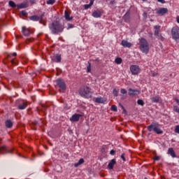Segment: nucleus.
Instances as JSON below:
<instances>
[{
  "label": "nucleus",
  "mask_w": 179,
  "mask_h": 179,
  "mask_svg": "<svg viewBox=\"0 0 179 179\" xmlns=\"http://www.w3.org/2000/svg\"><path fill=\"white\" fill-rule=\"evenodd\" d=\"M49 27L53 33V34H58V33H62L64 31V25L60 24L58 21H54L49 25Z\"/></svg>",
  "instance_id": "obj_1"
},
{
  "label": "nucleus",
  "mask_w": 179,
  "mask_h": 179,
  "mask_svg": "<svg viewBox=\"0 0 179 179\" xmlns=\"http://www.w3.org/2000/svg\"><path fill=\"white\" fill-rule=\"evenodd\" d=\"M79 94L81 97H84L85 99H90L93 92H92V89H90V87L85 86L80 89Z\"/></svg>",
  "instance_id": "obj_2"
},
{
  "label": "nucleus",
  "mask_w": 179,
  "mask_h": 179,
  "mask_svg": "<svg viewBox=\"0 0 179 179\" xmlns=\"http://www.w3.org/2000/svg\"><path fill=\"white\" fill-rule=\"evenodd\" d=\"M140 50L144 54H148L149 52V43L146 39L142 38L140 40Z\"/></svg>",
  "instance_id": "obj_3"
},
{
  "label": "nucleus",
  "mask_w": 179,
  "mask_h": 179,
  "mask_svg": "<svg viewBox=\"0 0 179 179\" xmlns=\"http://www.w3.org/2000/svg\"><path fill=\"white\" fill-rule=\"evenodd\" d=\"M148 130L150 132H152V131H154L155 134H157L158 135H162L163 134V131L159 128V124H152L148 127Z\"/></svg>",
  "instance_id": "obj_4"
},
{
  "label": "nucleus",
  "mask_w": 179,
  "mask_h": 179,
  "mask_svg": "<svg viewBox=\"0 0 179 179\" xmlns=\"http://www.w3.org/2000/svg\"><path fill=\"white\" fill-rule=\"evenodd\" d=\"M172 38L179 43V27L178 26H175L171 29Z\"/></svg>",
  "instance_id": "obj_5"
},
{
  "label": "nucleus",
  "mask_w": 179,
  "mask_h": 179,
  "mask_svg": "<svg viewBox=\"0 0 179 179\" xmlns=\"http://www.w3.org/2000/svg\"><path fill=\"white\" fill-rule=\"evenodd\" d=\"M56 83L58 87H59V91L64 93V92L66 90V85L65 84V82L61 79H58L56 80Z\"/></svg>",
  "instance_id": "obj_6"
},
{
  "label": "nucleus",
  "mask_w": 179,
  "mask_h": 179,
  "mask_svg": "<svg viewBox=\"0 0 179 179\" xmlns=\"http://www.w3.org/2000/svg\"><path fill=\"white\" fill-rule=\"evenodd\" d=\"M130 72L132 75H139L141 68L138 65H131L130 66Z\"/></svg>",
  "instance_id": "obj_7"
},
{
  "label": "nucleus",
  "mask_w": 179,
  "mask_h": 179,
  "mask_svg": "<svg viewBox=\"0 0 179 179\" xmlns=\"http://www.w3.org/2000/svg\"><path fill=\"white\" fill-rule=\"evenodd\" d=\"M27 107V102L24 100L18 101L17 108L19 110H24Z\"/></svg>",
  "instance_id": "obj_8"
},
{
  "label": "nucleus",
  "mask_w": 179,
  "mask_h": 179,
  "mask_svg": "<svg viewBox=\"0 0 179 179\" xmlns=\"http://www.w3.org/2000/svg\"><path fill=\"white\" fill-rule=\"evenodd\" d=\"M129 95H130L131 97H134L135 96H138V94H141V92L138 90H134L132 88L129 89Z\"/></svg>",
  "instance_id": "obj_9"
},
{
  "label": "nucleus",
  "mask_w": 179,
  "mask_h": 179,
  "mask_svg": "<svg viewBox=\"0 0 179 179\" xmlns=\"http://www.w3.org/2000/svg\"><path fill=\"white\" fill-rule=\"evenodd\" d=\"M80 117H83V115L74 114L70 118V121H71L73 122H78V121H79V120H80Z\"/></svg>",
  "instance_id": "obj_10"
},
{
  "label": "nucleus",
  "mask_w": 179,
  "mask_h": 179,
  "mask_svg": "<svg viewBox=\"0 0 179 179\" xmlns=\"http://www.w3.org/2000/svg\"><path fill=\"white\" fill-rule=\"evenodd\" d=\"M167 12H169V9H167V8H160L157 10V14L159 15L160 16H163L166 15Z\"/></svg>",
  "instance_id": "obj_11"
},
{
  "label": "nucleus",
  "mask_w": 179,
  "mask_h": 179,
  "mask_svg": "<svg viewBox=\"0 0 179 179\" xmlns=\"http://www.w3.org/2000/svg\"><path fill=\"white\" fill-rule=\"evenodd\" d=\"M22 33L25 36H29V34H31V33H33V30H31L29 28H26V27H22Z\"/></svg>",
  "instance_id": "obj_12"
},
{
  "label": "nucleus",
  "mask_w": 179,
  "mask_h": 179,
  "mask_svg": "<svg viewBox=\"0 0 179 179\" xmlns=\"http://www.w3.org/2000/svg\"><path fill=\"white\" fill-rule=\"evenodd\" d=\"M93 100L95 103H106V101H107L106 99L101 96L94 98Z\"/></svg>",
  "instance_id": "obj_13"
},
{
  "label": "nucleus",
  "mask_w": 179,
  "mask_h": 179,
  "mask_svg": "<svg viewBox=\"0 0 179 179\" xmlns=\"http://www.w3.org/2000/svg\"><path fill=\"white\" fill-rule=\"evenodd\" d=\"M117 164V161L115 159H112L108 164V169L109 170H113L114 169V166Z\"/></svg>",
  "instance_id": "obj_14"
},
{
  "label": "nucleus",
  "mask_w": 179,
  "mask_h": 179,
  "mask_svg": "<svg viewBox=\"0 0 179 179\" xmlns=\"http://www.w3.org/2000/svg\"><path fill=\"white\" fill-rule=\"evenodd\" d=\"M122 45H123L125 48H131L132 47V43L128 42L127 41L122 40Z\"/></svg>",
  "instance_id": "obj_15"
},
{
  "label": "nucleus",
  "mask_w": 179,
  "mask_h": 179,
  "mask_svg": "<svg viewBox=\"0 0 179 179\" xmlns=\"http://www.w3.org/2000/svg\"><path fill=\"white\" fill-rule=\"evenodd\" d=\"M64 17L66 19V20H67L68 22H71V20H72L73 19V17H71V14L69 13V12H68V10H65L64 12Z\"/></svg>",
  "instance_id": "obj_16"
},
{
  "label": "nucleus",
  "mask_w": 179,
  "mask_h": 179,
  "mask_svg": "<svg viewBox=\"0 0 179 179\" xmlns=\"http://www.w3.org/2000/svg\"><path fill=\"white\" fill-rule=\"evenodd\" d=\"M29 6V4L27 3L24 2L20 4L17 5V9H24Z\"/></svg>",
  "instance_id": "obj_17"
},
{
  "label": "nucleus",
  "mask_w": 179,
  "mask_h": 179,
  "mask_svg": "<svg viewBox=\"0 0 179 179\" xmlns=\"http://www.w3.org/2000/svg\"><path fill=\"white\" fill-rule=\"evenodd\" d=\"M0 153L1 155L9 153V151L8 150V148H6V146H2L0 148Z\"/></svg>",
  "instance_id": "obj_18"
},
{
  "label": "nucleus",
  "mask_w": 179,
  "mask_h": 179,
  "mask_svg": "<svg viewBox=\"0 0 179 179\" xmlns=\"http://www.w3.org/2000/svg\"><path fill=\"white\" fill-rule=\"evenodd\" d=\"M93 17H101V11L95 10L92 13Z\"/></svg>",
  "instance_id": "obj_19"
},
{
  "label": "nucleus",
  "mask_w": 179,
  "mask_h": 179,
  "mask_svg": "<svg viewBox=\"0 0 179 179\" xmlns=\"http://www.w3.org/2000/svg\"><path fill=\"white\" fill-rule=\"evenodd\" d=\"M29 20L34 22H38V20H41V17L37 15H32L29 17Z\"/></svg>",
  "instance_id": "obj_20"
},
{
  "label": "nucleus",
  "mask_w": 179,
  "mask_h": 179,
  "mask_svg": "<svg viewBox=\"0 0 179 179\" xmlns=\"http://www.w3.org/2000/svg\"><path fill=\"white\" fill-rule=\"evenodd\" d=\"M168 155H170L171 157H176V152H174V149H173V148H169Z\"/></svg>",
  "instance_id": "obj_21"
},
{
  "label": "nucleus",
  "mask_w": 179,
  "mask_h": 179,
  "mask_svg": "<svg viewBox=\"0 0 179 179\" xmlns=\"http://www.w3.org/2000/svg\"><path fill=\"white\" fill-rule=\"evenodd\" d=\"M152 103H159L160 101V97L159 96H155L154 97L150 98Z\"/></svg>",
  "instance_id": "obj_22"
},
{
  "label": "nucleus",
  "mask_w": 179,
  "mask_h": 179,
  "mask_svg": "<svg viewBox=\"0 0 179 179\" xmlns=\"http://www.w3.org/2000/svg\"><path fill=\"white\" fill-rule=\"evenodd\" d=\"M6 127L7 128H12V127H13V122H12V121L10 120H8L6 122Z\"/></svg>",
  "instance_id": "obj_23"
},
{
  "label": "nucleus",
  "mask_w": 179,
  "mask_h": 179,
  "mask_svg": "<svg viewBox=\"0 0 179 179\" xmlns=\"http://www.w3.org/2000/svg\"><path fill=\"white\" fill-rule=\"evenodd\" d=\"M155 29V36H159V31H160V26L155 25L154 27Z\"/></svg>",
  "instance_id": "obj_24"
},
{
  "label": "nucleus",
  "mask_w": 179,
  "mask_h": 179,
  "mask_svg": "<svg viewBox=\"0 0 179 179\" xmlns=\"http://www.w3.org/2000/svg\"><path fill=\"white\" fill-rule=\"evenodd\" d=\"M84 163H85V159L81 158V159H80L78 162H77L74 164V167H79V166H80V164H83Z\"/></svg>",
  "instance_id": "obj_25"
},
{
  "label": "nucleus",
  "mask_w": 179,
  "mask_h": 179,
  "mask_svg": "<svg viewBox=\"0 0 179 179\" xmlns=\"http://www.w3.org/2000/svg\"><path fill=\"white\" fill-rule=\"evenodd\" d=\"M55 59V62H61V55H56Z\"/></svg>",
  "instance_id": "obj_26"
},
{
  "label": "nucleus",
  "mask_w": 179,
  "mask_h": 179,
  "mask_svg": "<svg viewBox=\"0 0 179 179\" xmlns=\"http://www.w3.org/2000/svg\"><path fill=\"white\" fill-rule=\"evenodd\" d=\"M137 104H138V106H145V102H144L143 100H142V99H138V100L137 101Z\"/></svg>",
  "instance_id": "obj_27"
},
{
  "label": "nucleus",
  "mask_w": 179,
  "mask_h": 179,
  "mask_svg": "<svg viewBox=\"0 0 179 179\" xmlns=\"http://www.w3.org/2000/svg\"><path fill=\"white\" fill-rule=\"evenodd\" d=\"M115 62L116 64H117L118 65H120V64H121L122 62V59L117 57L115 59Z\"/></svg>",
  "instance_id": "obj_28"
},
{
  "label": "nucleus",
  "mask_w": 179,
  "mask_h": 179,
  "mask_svg": "<svg viewBox=\"0 0 179 179\" xmlns=\"http://www.w3.org/2000/svg\"><path fill=\"white\" fill-rule=\"evenodd\" d=\"M173 111L179 114V108L177 105H173Z\"/></svg>",
  "instance_id": "obj_29"
},
{
  "label": "nucleus",
  "mask_w": 179,
  "mask_h": 179,
  "mask_svg": "<svg viewBox=\"0 0 179 179\" xmlns=\"http://www.w3.org/2000/svg\"><path fill=\"white\" fill-rule=\"evenodd\" d=\"M9 6H11V8H16V3L13 1H9Z\"/></svg>",
  "instance_id": "obj_30"
},
{
  "label": "nucleus",
  "mask_w": 179,
  "mask_h": 179,
  "mask_svg": "<svg viewBox=\"0 0 179 179\" xmlns=\"http://www.w3.org/2000/svg\"><path fill=\"white\" fill-rule=\"evenodd\" d=\"M55 3V0H48L47 4L48 5H54Z\"/></svg>",
  "instance_id": "obj_31"
},
{
  "label": "nucleus",
  "mask_w": 179,
  "mask_h": 179,
  "mask_svg": "<svg viewBox=\"0 0 179 179\" xmlns=\"http://www.w3.org/2000/svg\"><path fill=\"white\" fill-rule=\"evenodd\" d=\"M117 110H118V108H117V106L113 105V106H111V110H112V111H117Z\"/></svg>",
  "instance_id": "obj_32"
},
{
  "label": "nucleus",
  "mask_w": 179,
  "mask_h": 179,
  "mask_svg": "<svg viewBox=\"0 0 179 179\" xmlns=\"http://www.w3.org/2000/svg\"><path fill=\"white\" fill-rule=\"evenodd\" d=\"M89 65L87 67V72H90L92 71V66L90 62H88Z\"/></svg>",
  "instance_id": "obj_33"
},
{
  "label": "nucleus",
  "mask_w": 179,
  "mask_h": 179,
  "mask_svg": "<svg viewBox=\"0 0 179 179\" xmlns=\"http://www.w3.org/2000/svg\"><path fill=\"white\" fill-rule=\"evenodd\" d=\"M113 96H115V97H117V96H118V91L116 89L113 90Z\"/></svg>",
  "instance_id": "obj_34"
},
{
  "label": "nucleus",
  "mask_w": 179,
  "mask_h": 179,
  "mask_svg": "<svg viewBox=\"0 0 179 179\" xmlns=\"http://www.w3.org/2000/svg\"><path fill=\"white\" fill-rule=\"evenodd\" d=\"M20 14L22 15V16H25V17L27 16V13L25 11V10H22L20 12Z\"/></svg>",
  "instance_id": "obj_35"
},
{
  "label": "nucleus",
  "mask_w": 179,
  "mask_h": 179,
  "mask_svg": "<svg viewBox=\"0 0 179 179\" xmlns=\"http://www.w3.org/2000/svg\"><path fill=\"white\" fill-rule=\"evenodd\" d=\"M120 93L122 94H127V91H126L125 89L122 88V89L120 90Z\"/></svg>",
  "instance_id": "obj_36"
},
{
  "label": "nucleus",
  "mask_w": 179,
  "mask_h": 179,
  "mask_svg": "<svg viewBox=\"0 0 179 179\" xmlns=\"http://www.w3.org/2000/svg\"><path fill=\"white\" fill-rule=\"evenodd\" d=\"M175 132L179 134V125H176L175 127Z\"/></svg>",
  "instance_id": "obj_37"
},
{
  "label": "nucleus",
  "mask_w": 179,
  "mask_h": 179,
  "mask_svg": "<svg viewBox=\"0 0 179 179\" xmlns=\"http://www.w3.org/2000/svg\"><path fill=\"white\" fill-rule=\"evenodd\" d=\"M159 76V73H156V72H152V76L153 78L156 77V76Z\"/></svg>",
  "instance_id": "obj_38"
},
{
  "label": "nucleus",
  "mask_w": 179,
  "mask_h": 179,
  "mask_svg": "<svg viewBox=\"0 0 179 179\" xmlns=\"http://www.w3.org/2000/svg\"><path fill=\"white\" fill-rule=\"evenodd\" d=\"M34 39L31 38H27V43H31V41H33Z\"/></svg>",
  "instance_id": "obj_39"
},
{
  "label": "nucleus",
  "mask_w": 179,
  "mask_h": 179,
  "mask_svg": "<svg viewBox=\"0 0 179 179\" xmlns=\"http://www.w3.org/2000/svg\"><path fill=\"white\" fill-rule=\"evenodd\" d=\"M90 61H91V62H99V58H96L95 59H92Z\"/></svg>",
  "instance_id": "obj_40"
},
{
  "label": "nucleus",
  "mask_w": 179,
  "mask_h": 179,
  "mask_svg": "<svg viewBox=\"0 0 179 179\" xmlns=\"http://www.w3.org/2000/svg\"><path fill=\"white\" fill-rule=\"evenodd\" d=\"M110 155H111L112 156H114V155H115V150H110Z\"/></svg>",
  "instance_id": "obj_41"
},
{
  "label": "nucleus",
  "mask_w": 179,
  "mask_h": 179,
  "mask_svg": "<svg viewBox=\"0 0 179 179\" xmlns=\"http://www.w3.org/2000/svg\"><path fill=\"white\" fill-rule=\"evenodd\" d=\"M84 6H85V9H89V8H90V6H90V4H86Z\"/></svg>",
  "instance_id": "obj_42"
},
{
  "label": "nucleus",
  "mask_w": 179,
  "mask_h": 179,
  "mask_svg": "<svg viewBox=\"0 0 179 179\" xmlns=\"http://www.w3.org/2000/svg\"><path fill=\"white\" fill-rule=\"evenodd\" d=\"M121 159H122L123 162H125V155L124 154L121 155Z\"/></svg>",
  "instance_id": "obj_43"
},
{
  "label": "nucleus",
  "mask_w": 179,
  "mask_h": 179,
  "mask_svg": "<svg viewBox=\"0 0 179 179\" xmlns=\"http://www.w3.org/2000/svg\"><path fill=\"white\" fill-rule=\"evenodd\" d=\"M158 2H160L161 3H166V1L164 0H157Z\"/></svg>",
  "instance_id": "obj_44"
},
{
  "label": "nucleus",
  "mask_w": 179,
  "mask_h": 179,
  "mask_svg": "<svg viewBox=\"0 0 179 179\" xmlns=\"http://www.w3.org/2000/svg\"><path fill=\"white\" fill-rule=\"evenodd\" d=\"M154 160H156V161L160 160V157H157V156L155 157Z\"/></svg>",
  "instance_id": "obj_45"
},
{
  "label": "nucleus",
  "mask_w": 179,
  "mask_h": 179,
  "mask_svg": "<svg viewBox=\"0 0 179 179\" xmlns=\"http://www.w3.org/2000/svg\"><path fill=\"white\" fill-rule=\"evenodd\" d=\"M73 27V24H68V28L69 29H72Z\"/></svg>",
  "instance_id": "obj_46"
},
{
  "label": "nucleus",
  "mask_w": 179,
  "mask_h": 179,
  "mask_svg": "<svg viewBox=\"0 0 179 179\" xmlns=\"http://www.w3.org/2000/svg\"><path fill=\"white\" fill-rule=\"evenodd\" d=\"M175 101L177 103L178 106H179V100H178V99H175Z\"/></svg>",
  "instance_id": "obj_47"
},
{
  "label": "nucleus",
  "mask_w": 179,
  "mask_h": 179,
  "mask_svg": "<svg viewBox=\"0 0 179 179\" xmlns=\"http://www.w3.org/2000/svg\"><path fill=\"white\" fill-rule=\"evenodd\" d=\"M11 55L12 57H16L17 54L16 52H13Z\"/></svg>",
  "instance_id": "obj_48"
},
{
  "label": "nucleus",
  "mask_w": 179,
  "mask_h": 179,
  "mask_svg": "<svg viewBox=\"0 0 179 179\" xmlns=\"http://www.w3.org/2000/svg\"><path fill=\"white\" fill-rule=\"evenodd\" d=\"M93 3H94L93 0H91V1H90V6H92L93 5Z\"/></svg>",
  "instance_id": "obj_49"
},
{
  "label": "nucleus",
  "mask_w": 179,
  "mask_h": 179,
  "mask_svg": "<svg viewBox=\"0 0 179 179\" xmlns=\"http://www.w3.org/2000/svg\"><path fill=\"white\" fill-rule=\"evenodd\" d=\"M11 64H16V62H15V60L13 59H12V60H11Z\"/></svg>",
  "instance_id": "obj_50"
},
{
  "label": "nucleus",
  "mask_w": 179,
  "mask_h": 179,
  "mask_svg": "<svg viewBox=\"0 0 179 179\" xmlns=\"http://www.w3.org/2000/svg\"><path fill=\"white\" fill-rule=\"evenodd\" d=\"M178 23H179V17H176Z\"/></svg>",
  "instance_id": "obj_51"
},
{
  "label": "nucleus",
  "mask_w": 179,
  "mask_h": 179,
  "mask_svg": "<svg viewBox=\"0 0 179 179\" xmlns=\"http://www.w3.org/2000/svg\"><path fill=\"white\" fill-rule=\"evenodd\" d=\"M8 58H12V55H8Z\"/></svg>",
  "instance_id": "obj_52"
},
{
  "label": "nucleus",
  "mask_w": 179,
  "mask_h": 179,
  "mask_svg": "<svg viewBox=\"0 0 179 179\" xmlns=\"http://www.w3.org/2000/svg\"><path fill=\"white\" fill-rule=\"evenodd\" d=\"M110 3H114V1H111Z\"/></svg>",
  "instance_id": "obj_53"
},
{
  "label": "nucleus",
  "mask_w": 179,
  "mask_h": 179,
  "mask_svg": "<svg viewBox=\"0 0 179 179\" xmlns=\"http://www.w3.org/2000/svg\"><path fill=\"white\" fill-rule=\"evenodd\" d=\"M144 179H148V178H145Z\"/></svg>",
  "instance_id": "obj_54"
},
{
  "label": "nucleus",
  "mask_w": 179,
  "mask_h": 179,
  "mask_svg": "<svg viewBox=\"0 0 179 179\" xmlns=\"http://www.w3.org/2000/svg\"><path fill=\"white\" fill-rule=\"evenodd\" d=\"M143 1H146V0H143Z\"/></svg>",
  "instance_id": "obj_55"
}]
</instances>
